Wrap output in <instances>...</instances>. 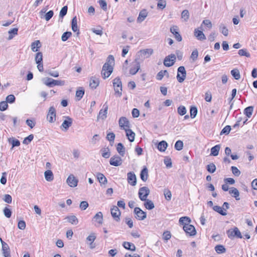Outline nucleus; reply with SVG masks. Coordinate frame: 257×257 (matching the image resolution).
Segmentation results:
<instances>
[{"label": "nucleus", "instance_id": "obj_1", "mask_svg": "<svg viewBox=\"0 0 257 257\" xmlns=\"http://www.w3.org/2000/svg\"><path fill=\"white\" fill-rule=\"evenodd\" d=\"M114 65V57L110 55L106 59V62L103 65L101 75L104 79L108 77L113 72V67Z\"/></svg>", "mask_w": 257, "mask_h": 257}, {"label": "nucleus", "instance_id": "obj_2", "mask_svg": "<svg viewBox=\"0 0 257 257\" xmlns=\"http://www.w3.org/2000/svg\"><path fill=\"white\" fill-rule=\"evenodd\" d=\"M42 81L44 84L50 87L55 85L63 86L65 84V81L63 80H54L51 78H43Z\"/></svg>", "mask_w": 257, "mask_h": 257}, {"label": "nucleus", "instance_id": "obj_3", "mask_svg": "<svg viewBox=\"0 0 257 257\" xmlns=\"http://www.w3.org/2000/svg\"><path fill=\"white\" fill-rule=\"evenodd\" d=\"M150 193V190L147 187L140 188L138 193L139 198L142 201L146 200Z\"/></svg>", "mask_w": 257, "mask_h": 257}, {"label": "nucleus", "instance_id": "obj_4", "mask_svg": "<svg viewBox=\"0 0 257 257\" xmlns=\"http://www.w3.org/2000/svg\"><path fill=\"white\" fill-rule=\"evenodd\" d=\"M186 71L184 66H180L178 68V73L177 75V80L179 82H183L186 78Z\"/></svg>", "mask_w": 257, "mask_h": 257}, {"label": "nucleus", "instance_id": "obj_5", "mask_svg": "<svg viewBox=\"0 0 257 257\" xmlns=\"http://www.w3.org/2000/svg\"><path fill=\"white\" fill-rule=\"evenodd\" d=\"M176 59V56L175 54H172L166 56L164 60V64L166 67H171L173 66Z\"/></svg>", "mask_w": 257, "mask_h": 257}, {"label": "nucleus", "instance_id": "obj_6", "mask_svg": "<svg viewBox=\"0 0 257 257\" xmlns=\"http://www.w3.org/2000/svg\"><path fill=\"white\" fill-rule=\"evenodd\" d=\"M56 109L54 106H51L49 109L47 115V120L50 122H54L56 120Z\"/></svg>", "mask_w": 257, "mask_h": 257}, {"label": "nucleus", "instance_id": "obj_7", "mask_svg": "<svg viewBox=\"0 0 257 257\" xmlns=\"http://www.w3.org/2000/svg\"><path fill=\"white\" fill-rule=\"evenodd\" d=\"M134 213L136 215L135 217L139 220H143L147 217L146 213L139 207L135 208Z\"/></svg>", "mask_w": 257, "mask_h": 257}, {"label": "nucleus", "instance_id": "obj_8", "mask_svg": "<svg viewBox=\"0 0 257 257\" xmlns=\"http://www.w3.org/2000/svg\"><path fill=\"white\" fill-rule=\"evenodd\" d=\"M227 233L228 237L230 238H232L234 237H236L239 238H241L242 237L240 231L237 227H235L233 230H228Z\"/></svg>", "mask_w": 257, "mask_h": 257}, {"label": "nucleus", "instance_id": "obj_9", "mask_svg": "<svg viewBox=\"0 0 257 257\" xmlns=\"http://www.w3.org/2000/svg\"><path fill=\"white\" fill-rule=\"evenodd\" d=\"M109 163L112 166L117 167L122 164V160L119 156L114 155L110 158Z\"/></svg>", "mask_w": 257, "mask_h": 257}, {"label": "nucleus", "instance_id": "obj_10", "mask_svg": "<svg viewBox=\"0 0 257 257\" xmlns=\"http://www.w3.org/2000/svg\"><path fill=\"white\" fill-rule=\"evenodd\" d=\"M183 230L187 234L190 236H194L196 234V231L195 227L191 224H186V226H183Z\"/></svg>", "mask_w": 257, "mask_h": 257}, {"label": "nucleus", "instance_id": "obj_11", "mask_svg": "<svg viewBox=\"0 0 257 257\" xmlns=\"http://www.w3.org/2000/svg\"><path fill=\"white\" fill-rule=\"evenodd\" d=\"M110 211L111 215L114 219L116 221H118L120 220L119 216L121 214L118 207L116 206H113Z\"/></svg>", "mask_w": 257, "mask_h": 257}, {"label": "nucleus", "instance_id": "obj_12", "mask_svg": "<svg viewBox=\"0 0 257 257\" xmlns=\"http://www.w3.org/2000/svg\"><path fill=\"white\" fill-rule=\"evenodd\" d=\"M103 109H101L100 110L98 115L97 116V120L98 119H101L102 120L105 119L107 117L108 105L105 103L103 106Z\"/></svg>", "mask_w": 257, "mask_h": 257}, {"label": "nucleus", "instance_id": "obj_13", "mask_svg": "<svg viewBox=\"0 0 257 257\" xmlns=\"http://www.w3.org/2000/svg\"><path fill=\"white\" fill-rule=\"evenodd\" d=\"M66 182L70 187H75L77 186L78 180L73 175L71 174L67 178Z\"/></svg>", "mask_w": 257, "mask_h": 257}, {"label": "nucleus", "instance_id": "obj_14", "mask_svg": "<svg viewBox=\"0 0 257 257\" xmlns=\"http://www.w3.org/2000/svg\"><path fill=\"white\" fill-rule=\"evenodd\" d=\"M127 180L128 183L132 186H135L137 184V178L134 172H128L127 174Z\"/></svg>", "mask_w": 257, "mask_h": 257}, {"label": "nucleus", "instance_id": "obj_15", "mask_svg": "<svg viewBox=\"0 0 257 257\" xmlns=\"http://www.w3.org/2000/svg\"><path fill=\"white\" fill-rule=\"evenodd\" d=\"M170 32L174 35L175 38L177 41L181 42L182 41V36L179 33L178 28L177 26H173L171 27Z\"/></svg>", "mask_w": 257, "mask_h": 257}, {"label": "nucleus", "instance_id": "obj_16", "mask_svg": "<svg viewBox=\"0 0 257 257\" xmlns=\"http://www.w3.org/2000/svg\"><path fill=\"white\" fill-rule=\"evenodd\" d=\"M118 124L119 126L123 130L125 129V127H130V122L128 119L124 116L120 117Z\"/></svg>", "mask_w": 257, "mask_h": 257}, {"label": "nucleus", "instance_id": "obj_17", "mask_svg": "<svg viewBox=\"0 0 257 257\" xmlns=\"http://www.w3.org/2000/svg\"><path fill=\"white\" fill-rule=\"evenodd\" d=\"M72 124V119L69 116L66 117V119L64 120L61 124V127H63L65 131L68 130L69 127Z\"/></svg>", "mask_w": 257, "mask_h": 257}, {"label": "nucleus", "instance_id": "obj_18", "mask_svg": "<svg viewBox=\"0 0 257 257\" xmlns=\"http://www.w3.org/2000/svg\"><path fill=\"white\" fill-rule=\"evenodd\" d=\"M134 64V67H132L130 70V73L132 75L136 74L140 69V62H138L137 59L135 60Z\"/></svg>", "mask_w": 257, "mask_h": 257}, {"label": "nucleus", "instance_id": "obj_19", "mask_svg": "<svg viewBox=\"0 0 257 257\" xmlns=\"http://www.w3.org/2000/svg\"><path fill=\"white\" fill-rule=\"evenodd\" d=\"M99 84V80L95 76H92L90 80L89 86L92 89H95Z\"/></svg>", "mask_w": 257, "mask_h": 257}, {"label": "nucleus", "instance_id": "obj_20", "mask_svg": "<svg viewBox=\"0 0 257 257\" xmlns=\"http://www.w3.org/2000/svg\"><path fill=\"white\" fill-rule=\"evenodd\" d=\"M96 176L101 186L102 185H105L107 183V180L103 174L101 173H97Z\"/></svg>", "mask_w": 257, "mask_h": 257}, {"label": "nucleus", "instance_id": "obj_21", "mask_svg": "<svg viewBox=\"0 0 257 257\" xmlns=\"http://www.w3.org/2000/svg\"><path fill=\"white\" fill-rule=\"evenodd\" d=\"M194 35L199 40L202 41L206 39V37L203 32L198 29H195Z\"/></svg>", "mask_w": 257, "mask_h": 257}, {"label": "nucleus", "instance_id": "obj_22", "mask_svg": "<svg viewBox=\"0 0 257 257\" xmlns=\"http://www.w3.org/2000/svg\"><path fill=\"white\" fill-rule=\"evenodd\" d=\"M126 133V136L127 137V139L131 142H133L134 141L135 137V133L133 132L130 129H124V130Z\"/></svg>", "mask_w": 257, "mask_h": 257}, {"label": "nucleus", "instance_id": "obj_23", "mask_svg": "<svg viewBox=\"0 0 257 257\" xmlns=\"http://www.w3.org/2000/svg\"><path fill=\"white\" fill-rule=\"evenodd\" d=\"M148 16V12L146 10L144 9L142 10L140 13L139 17L137 19V21L139 23L143 21Z\"/></svg>", "mask_w": 257, "mask_h": 257}, {"label": "nucleus", "instance_id": "obj_24", "mask_svg": "<svg viewBox=\"0 0 257 257\" xmlns=\"http://www.w3.org/2000/svg\"><path fill=\"white\" fill-rule=\"evenodd\" d=\"M140 177L141 179L146 182L148 178V170L146 167H144L142 170L140 174Z\"/></svg>", "mask_w": 257, "mask_h": 257}, {"label": "nucleus", "instance_id": "obj_25", "mask_svg": "<svg viewBox=\"0 0 257 257\" xmlns=\"http://www.w3.org/2000/svg\"><path fill=\"white\" fill-rule=\"evenodd\" d=\"M153 53V50L151 49H146L140 50L138 53H140L144 58H148Z\"/></svg>", "mask_w": 257, "mask_h": 257}, {"label": "nucleus", "instance_id": "obj_26", "mask_svg": "<svg viewBox=\"0 0 257 257\" xmlns=\"http://www.w3.org/2000/svg\"><path fill=\"white\" fill-rule=\"evenodd\" d=\"M220 148H221L220 145H217L214 146L213 147H212L210 150L211 153H210V155L213 156H218V155L219 154V150L220 149Z\"/></svg>", "mask_w": 257, "mask_h": 257}, {"label": "nucleus", "instance_id": "obj_27", "mask_svg": "<svg viewBox=\"0 0 257 257\" xmlns=\"http://www.w3.org/2000/svg\"><path fill=\"white\" fill-rule=\"evenodd\" d=\"M167 147L168 143L165 141H162L158 143L157 148L160 152H165Z\"/></svg>", "mask_w": 257, "mask_h": 257}, {"label": "nucleus", "instance_id": "obj_28", "mask_svg": "<svg viewBox=\"0 0 257 257\" xmlns=\"http://www.w3.org/2000/svg\"><path fill=\"white\" fill-rule=\"evenodd\" d=\"M122 245L126 249L131 251H135L136 248L134 243L127 241H124Z\"/></svg>", "mask_w": 257, "mask_h": 257}, {"label": "nucleus", "instance_id": "obj_29", "mask_svg": "<svg viewBox=\"0 0 257 257\" xmlns=\"http://www.w3.org/2000/svg\"><path fill=\"white\" fill-rule=\"evenodd\" d=\"M229 194H231L232 196L234 197L236 200H239L240 199L239 198V192L236 188L234 187H231L229 190Z\"/></svg>", "mask_w": 257, "mask_h": 257}, {"label": "nucleus", "instance_id": "obj_30", "mask_svg": "<svg viewBox=\"0 0 257 257\" xmlns=\"http://www.w3.org/2000/svg\"><path fill=\"white\" fill-rule=\"evenodd\" d=\"M41 47V44L39 40L35 41L31 44V49L35 52H37Z\"/></svg>", "mask_w": 257, "mask_h": 257}, {"label": "nucleus", "instance_id": "obj_31", "mask_svg": "<svg viewBox=\"0 0 257 257\" xmlns=\"http://www.w3.org/2000/svg\"><path fill=\"white\" fill-rule=\"evenodd\" d=\"M116 150L121 156H124L125 154V148L122 143H119L117 144Z\"/></svg>", "mask_w": 257, "mask_h": 257}, {"label": "nucleus", "instance_id": "obj_32", "mask_svg": "<svg viewBox=\"0 0 257 257\" xmlns=\"http://www.w3.org/2000/svg\"><path fill=\"white\" fill-rule=\"evenodd\" d=\"M71 27L72 30L73 32H75L78 31L77 34V35L79 34V30L77 28V18L76 16L74 17L71 21Z\"/></svg>", "mask_w": 257, "mask_h": 257}, {"label": "nucleus", "instance_id": "obj_33", "mask_svg": "<svg viewBox=\"0 0 257 257\" xmlns=\"http://www.w3.org/2000/svg\"><path fill=\"white\" fill-rule=\"evenodd\" d=\"M214 211L218 213L219 214L222 216H225L227 215L226 212L224 211L223 210L222 206H219L218 205L213 206L212 207Z\"/></svg>", "mask_w": 257, "mask_h": 257}, {"label": "nucleus", "instance_id": "obj_34", "mask_svg": "<svg viewBox=\"0 0 257 257\" xmlns=\"http://www.w3.org/2000/svg\"><path fill=\"white\" fill-rule=\"evenodd\" d=\"M113 87H119L122 91V82L119 77H117L113 80Z\"/></svg>", "mask_w": 257, "mask_h": 257}, {"label": "nucleus", "instance_id": "obj_35", "mask_svg": "<svg viewBox=\"0 0 257 257\" xmlns=\"http://www.w3.org/2000/svg\"><path fill=\"white\" fill-rule=\"evenodd\" d=\"M254 107L253 106H249L246 107L244 109V114L248 117H250L252 114Z\"/></svg>", "mask_w": 257, "mask_h": 257}, {"label": "nucleus", "instance_id": "obj_36", "mask_svg": "<svg viewBox=\"0 0 257 257\" xmlns=\"http://www.w3.org/2000/svg\"><path fill=\"white\" fill-rule=\"evenodd\" d=\"M44 176L47 181H51L54 179L53 172L51 170H47L45 172Z\"/></svg>", "mask_w": 257, "mask_h": 257}, {"label": "nucleus", "instance_id": "obj_37", "mask_svg": "<svg viewBox=\"0 0 257 257\" xmlns=\"http://www.w3.org/2000/svg\"><path fill=\"white\" fill-rule=\"evenodd\" d=\"M144 203V206L148 210H152L155 207L154 203L150 200L146 199Z\"/></svg>", "mask_w": 257, "mask_h": 257}, {"label": "nucleus", "instance_id": "obj_38", "mask_svg": "<svg viewBox=\"0 0 257 257\" xmlns=\"http://www.w3.org/2000/svg\"><path fill=\"white\" fill-rule=\"evenodd\" d=\"M190 222V218L187 216L182 217L179 219V223L183 226H186V224H189Z\"/></svg>", "mask_w": 257, "mask_h": 257}, {"label": "nucleus", "instance_id": "obj_39", "mask_svg": "<svg viewBox=\"0 0 257 257\" xmlns=\"http://www.w3.org/2000/svg\"><path fill=\"white\" fill-rule=\"evenodd\" d=\"M66 218L72 224L76 225L78 223V220L75 215L67 216Z\"/></svg>", "mask_w": 257, "mask_h": 257}, {"label": "nucleus", "instance_id": "obj_40", "mask_svg": "<svg viewBox=\"0 0 257 257\" xmlns=\"http://www.w3.org/2000/svg\"><path fill=\"white\" fill-rule=\"evenodd\" d=\"M8 142L9 143L12 144V149H13L15 147H18L20 145V142L18 140L14 139L13 138H9Z\"/></svg>", "mask_w": 257, "mask_h": 257}, {"label": "nucleus", "instance_id": "obj_41", "mask_svg": "<svg viewBox=\"0 0 257 257\" xmlns=\"http://www.w3.org/2000/svg\"><path fill=\"white\" fill-rule=\"evenodd\" d=\"M167 75V77H169V73L168 71L165 70H161L158 73L156 76V79L158 80H161L163 78L164 76Z\"/></svg>", "mask_w": 257, "mask_h": 257}, {"label": "nucleus", "instance_id": "obj_42", "mask_svg": "<svg viewBox=\"0 0 257 257\" xmlns=\"http://www.w3.org/2000/svg\"><path fill=\"white\" fill-rule=\"evenodd\" d=\"M94 219L99 224H102L103 221V215L101 212H98L94 216Z\"/></svg>", "mask_w": 257, "mask_h": 257}, {"label": "nucleus", "instance_id": "obj_43", "mask_svg": "<svg viewBox=\"0 0 257 257\" xmlns=\"http://www.w3.org/2000/svg\"><path fill=\"white\" fill-rule=\"evenodd\" d=\"M79 89L76 92V97L78 100H80L84 94V89L82 87H79Z\"/></svg>", "mask_w": 257, "mask_h": 257}, {"label": "nucleus", "instance_id": "obj_44", "mask_svg": "<svg viewBox=\"0 0 257 257\" xmlns=\"http://www.w3.org/2000/svg\"><path fill=\"white\" fill-rule=\"evenodd\" d=\"M231 74L236 80H238L240 78V75L239 70L237 69H234L230 72Z\"/></svg>", "mask_w": 257, "mask_h": 257}, {"label": "nucleus", "instance_id": "obj_45", "mask_svg": "<svg viewBox=\"0 0 257 257\" xmlns=\"http://www.w3.org/2000/svg\"><path fill=\"white\" fill-rule=\"evenodd\" d=\"M18 29L16 28H13L9 30V36L8 37L9 40H11L14 38V35L18 34Z\"/></svg>", "mask_w": 257, "mask_h": 257}, {"label": "nucleus", "instance_id": "obj_46", "mask_svg": "<svg viewBox=\"0 0 257 257\" xmlns=\"http://www.w3.org/2000/svg\"><path fill=\"white\" fill-rule=\"evenodd\" d=\"M215 250L218 253H222L226 251V248L222 245H217L215 247Z\"/></svg>", "mask_w": 257, "mask_h": 257}, {"label": "nucleus", "instance_id": "obj_47", "mask_svg": "<svg viewBox=\"0 0 257 257\" xmlns=\"http://www.w3.org/2000/svg\"><path fill=\"white\" fill-rule=\"evenodd\" d=\"M219 30L220 32L225 36H227L228 35V30L224 26V24H221L219 27Z\"/></svg>", "mask_w": 257, "mask_h": 257}, {"label": "nucleus", "instance_id": "obj_48", "mask_svg": "<svg viewBox=\"0 0 257 257\" xmlns=\"http://www.w3.org/2000/svg\"><path fill=\"white\" fill-rule=\"evenodd\" d=\"M197 108L196 106H191L190 109V117L192 118H194L197 114Z\"/></svg>", "mask_w": 257, "mask_h": 257}, {"label": "nucleus", "instance_id": "obj_49", "mask_svg": "<svg viewBox=\"0 0 257 257\" xmlns=\"http://www.w3.org/2000/svg\"><path fill=\"white\" fill-rule=\"evenodd\" d=\"M35 60L36 63H41L43 60V54L42 52H37L36 54Z\"/></svg>", "mask_w": 257, "mask_h": 257}, {"label": "nucleus", "instance_id": "obj_50", "mask_svg": "<svg viewBox=\"0 0 257 257\" xmlns=\"http://www.w3.org/2000/svg\"><path fill=\"white\" fill-rule=\"evenodd\" d=\"M72 35V33L71 32H64L61 37V40L62 41H67Z\"/></svg>", "mask_w": 257, "mask_h": 257}, {"label": "nucleus", "instance_id": "obj_51", "mask_svg": "<svg viewBox=\"0 0 257 257\" xmlns=\"http://www.w3.org/2000/svg\"><path fill=\"white\" fill-rule=\"evenodd\" d=\"M181 18L184 21H187L189 18V13L188 10H183L181 13Z\"/></svg>", "mask_w": 257, "mask_h": 257}, {"label": "nucleus", "instance_id": "obj_52", "mask_svg": "<svg viewBox=\"0 0 257 257\" xmlns=\"http://www.w3.org/2000/svg\"><path fill=\"white\" fill-rule=\"evenodd\" d=\"M238 54L241 56H245L246 57H250V54L247 52V50L246 49H240L238 51Z\"/></svg>", "mask_w": 257, "mask_h": 257}, {"label": "nucleus", "instance_id": "obj_53", "mask_svg": "<svg viewBox=\"0 0 257 257\" xmlns=\"http://www.w3.org/2000/svg\"><path fill=\"white\" fill-rule=\"evenodd\" d=\"M178 113L180 115H184L186 114L187 110L186 107L183 105H180L177 109Z\"/></svg>", "mask_w": 257, "mask_h": 257}, {"label": "nucleus", "instance_id": "obj_54", "mask_svg": "<svg viewBox=\"0 0 257 257\" xmlns=\"http://www.w3.org/2000/svg\"><path fill=\"white\" fill-rule=\"evenodd\" d=\"M183 143L182 141H177L175 144V148L176 150L180 151L183 149Z\"/></svg>", "mask_w": 257, "mask_h": 257}, {"label": "nucleus", "instance_id": "obj_55", "mask_svg": "<svg viewBox=\"0 0 257 257\" xmlns=\"http://www.w3.org/2000/svg\"><path fill=\"white\" fill-rule=\"evenodd\" d=\"M157 7L158 9L163 10L166 6V2L165 0H158Z\"/></svg>", "mask_w": 257, "mask_h": 257}, {"label": "nucleus", "instance_id": "obj_56", "mask_svg": "<svg viewBox=\"0 0 257 257\" xmlns=\"http://www.w3.org/2000/svg\"><path fill=\"white\" fill-rule=\"evenodd\" d=\"M98 3L99 4L100 8L105 12L107 11V3L104 0H99Z\"/></svg>", "mask_w": 257, "mask_h": 257}, {"label": "nucleus", "instance_id": "obj_57", "mask_svg": "<svg viewBox=\"0 0 257 257\" xmlns=\"http://www.w3.org/2000/svg\"><path fill=\"white\" fill-rule=\"evenodd\" d=\"M68 7L67 6H64L60 10L59 17L63 18L67 13Z\"/></svg>", "mask_w": 257, "mask_h": 257}, {"label": "nucleus", "instance_id": "obj_58", "mask_svg": "<svg viewBox=\"0 0 257 257\" xmlns=\"http://www.w3.org/2000/svg\"><path fill=\"white\" fill-rule=\"evenodd\" d=\"M102 151V156L104 158H108L110 156V152H109V149L107 148L106 149H104L103 150H101Z\"/></svg>", "mask_w": 257, "mask_h": 257}, {"label": "nucleus", "instance_id": "obj_59", "mask_svg": "<svg viewBox=\"0 0 257 257\" xmlns=\"http://www.w3.org/2000/svg\"><path fill=\"white\" fill-rule=\"evenodd\" d=\"M231 126L230 125H226L225 126L221 131L220 132V135H222L223 134L228 135L230 131H231Z\"/></svg>", "mask_w": 257, "mask_h": 257}, {"label": "nucleus", "instance_id": "obj_60", "mask_svg": "<svg viewBox=\"0 0 257 257\" xmlns=\"http://www.w3.org/2000/svg\"><path fill=\"white\" fill-rule=\"evenodd\" d=\"M16 98L13 94H10L7 96L6 102L10 103H14L15 101Z\"/></svg>", "mask_w": 257, "mask_h": 257}, {"label": "nucleus", "instance_id": "obj_61", "mask_svg": "<svg viewBox=\"0 0 257 257\" xmlns=\"http://www.w3.org/2000/svg\"><path fill=\"white\" fill-rule=\"evenodd\" d=\"M33 135H30L29 136L25 138L23 142V143L26 145H28L33 140Z\"/></svg>", "mask_w": 257, "mask_h": 257}, {"label": "nucleus", "instance_id": "obj_62", "mask_svg": "<svg viewBox=\"0 0 257 257\" xmlns=\"http://www.w3.org/2000/svg\"><path fill=\"white\" fill-rule=\"evenodd\" d=\"M4 214L5 215V216L7 217V218H10L11 215H12V211L9 209L8 207H6L4 209Z\"/></svg>", "mask_w": 257, "mask_h": 257}, {"label": "nucleus", "instance_id": "obj_63", "mask_svg": "<svg viewBox=\"0 0 257 257\" xmlns=\"http://www.w3.org/2000/svg\"><path fill=\"white\" fill-rule=\"evenodd\" d=\"M231 170L232 171V173L235 176H239L240 175V171L238 169V168L234 166H232L231 167Z\"/></svg>", "mask_w": 257, "mask_h": 257}, {"label": "nucleus", "instance_id": "obj_64", "mask_svg": "<svg viewBox=\"0 0 257 257\" xmlns=\"http://www.w3.org/2000/svg\"><path fill=\"white\" fill-rule=\"evenodd\" d=\"M54 12L52 10H50L49 12H48L45 15V19L46 21H49L52 17L53 16Z\"/></svg>", "mask_w": 257, "mask_h": 257}]
</instances>
